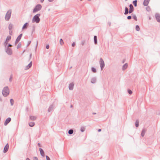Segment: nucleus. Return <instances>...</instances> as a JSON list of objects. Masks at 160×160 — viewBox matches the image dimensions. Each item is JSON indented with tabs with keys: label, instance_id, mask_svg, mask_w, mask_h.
Wrapping results in <instances>:
<instances>
[{
	"label": "nucleus",
	"instance_id": "nucleus-1",
	"mask_svg": "<svg viewBox=\"0 0 160 160\" xmlns=\"http://www.w3.org/2000/svg\"><path fill=\"white\" fill-rule=\"evenodd\" d=\"M40 16V14H38L34 16L32 20V22H36L37 23H38L40 20V19L39 18Z\"/></svg>",
	"mask_w": 160,
	"mask_h": 160
},
{
	"label": "nucleus",
	"instance_id": "nucleus-2",
	"mask_svg": "<svg viewBox=\"0 0 160 160\" xmlns=\"http://www.w3.org/2000/svg\"><path fill=\"white\" fill-rule=\"evenodd\" d=\"M2 93L4 96H7L9 94V90L7 87H5L2 91Z\"/></svg>",
	"mask_w": 160,
	"mask_h": 160
},
{
	"label": "nucleus",
	"instance_id": "nucleus-3",
	"mask_svg": "<svg viewBox=\"0 0 160 160\" xmlns=\"http://www.w3.org/2000/svg\"><path fill=\"white\" fill-rule=\"evenodd\" d=\"M11 10H8L5 16V18L7 20H8L10 18L11 14Z\"/></svg>",
	"mask_w": 160,
	"mask_h": 160
},
{
	"label": "nucleus",
	"instance_id": "nucleus-4",
	"mask_svg": "<svg viewBox=\"0 0 160 160\" xmlns=\"http://www.w3.org/2000/svg\"><path fill=\"white\" fill-rule=\"evenodd\" d=\"M42 8V6L40 4H38L33 9V12H35L40 10Z\"/></svg>",
	"mask_w": 160,
	"mask_h": 160
},
{
	"label": "nucleus",
	"instance_id": "nucleus-5",
	"mask_svg": "<svg viewBox=\"0 0 160 160\" xmlns=\"http://www.w3.org/2000/svg\"><path fill=\"white\" fill-rule=\"evenodd\" d=\"M100 67L101 68V70H102V68L104 66V63L102 58H100Z\"/></svg>",
	"mask_w": 160,
	"mask_h": 160
},
{
	"label": "nucleus",
	"instance_id": "nucleus-6",
	"mask_svg": "<svg viewBox=\"0 0 160 160\" xmlns=\"http://www.w3.org/2000/svg\"><path fill=\"white\" fill-rule=\"evenodd\" d=\"M22 35V34H21L19 35L18 36V37L17 38L16 40V42H15L16 44L18 43V42H19V41L21 39Z\"/></svg>",
	"mask_w": 160,
	"mask_h": 160
},
{
	"label": "nucleus",
	"instance_id": "nucleus-7",
	"mask_svg": "<svg viewBox=\"0 0 160 160\" xmlns=\"http://www.w3.org/2000/svg\"><path fill=\"white\" fill-rule=\"evenodd\" d=\"M9 148V145L8 144H7L5 146L4 148L3 152L4 153H6L8 150Z\"/></svg>",
	"mask_w": 160,
	"mask_h": 160
},
{
	"label": "nucleus",
	"instance_id": "nucleus-8",
	"mask_svg": "<svg viewBox=\"0 0 160 160\" xmlns=\"http://www.w3.org/2000/svg\"><path fill=\"white\" fill-rule=\"evenodd\" d=\"M156 19L158 22H160V15L158 14H157L155 15Z\"/></svg>",
	"mask_w": 160,
	"mask_h": 160
},
{
	"label": "nucleus",
	"instance_id": "nucleus-9",
	"mask_svg": "<svg viewBox=\"0 0 160 160\" xmlns=\"http://www.w3.org/2000/svg\"><path fill=\"white\" fill-rule=\"evenodd\" d=\"M129 7H130V8H129V13H131L133 11V7L132 4H130L129 6Z\"/></svg>",
	"mask_w": 160,
	"mask_h": 160
},
{
	"label": "nucleus",
	"instance_id": "nucleus-10",
	"mask_svg": "<svg viewBox=\"0 0 160 160\" xmlns=\"http://www.w3.org/2000/svg\"><path fill=\"white\" fill-rule=\"evenodd\" d=\"M11 120V119L10 118H7L5 122V125H6Z\"/></svg>",
	"mask_w": 160,
	"mask_h": 160
},
{
	"label": "nucleus",
	"instance_id": "nucleus-11",
	"mask_svg": "<svg viewBox=\"0 0 160 160\" xmlns=\"http://www.w3.org/2000/svg\"><path fill=\"white\" fill-rule=\"evenodd\" d=\"M32 65V64L31 63V62L29 64H28V65L25 67L24 70H26L28 69L31 67Z\"/></svg>",
	"mask_w": 160,
	"mask_h": 160
},
{
	"label": "nucleus",
	"instance_id": "nucleus-12",
	"mask_svg": "<svg viewBox=\"0 0 160 160\" xmlns=\"http://www.w3.org/2000/svg\"><path fill=\"white\" fill-rule=\"evenodd\" d=\"M150 1V0H144L143 2V5L145 6H147Z\"/></svg>",
	"mask_w": 160,
	"mask_h": 160
},
{
	"label": "nucleus",
	"instance_id": "nucleus-13",
	"mask_svg": "<svg viewBox=\"0 0 160 160\" xmlns=\"http://www.w3.org/2000/svg\"><path fill=\"white\" fill-rule=\"evenodd\" d=\"M39 150L41 155L43 157L44 156V152L43 150L41 148H40L39 149Z\"/></svg>",
	"mask_w": 160,
	"mask_h": 160
},
{
	"label": "nucleus",
	"instance_id": "nucleus-14",
	"mask_svg": "<svg viewBox=\"0 0 160 160\" xmlns=\"http://www.w3.org/2000/svg\"><path fill=\"white\" fill-rule=\"evenodd\" d=\"M28 23H26L23 26L22 29H26L28 26Z\"/></svg>",
	"mask_w": 160,
	"mask_h": 160
},
{
	"label": "nucleus",
	"instance_id": "nucleus-15",
	"mask_svg": "<svg viewBox=\"0 0 160 160\" xmlns=\"http://www.w3.org/2000/svg\"><path fill=\"white\" fill-rule=\"evenodd\" d=\"M73 86H74V85L72 83H71V84H70L69 86V89L70 90H72L73 88Z\"/></svg>",
	"mask_w": 160,
	"mask_h": 160
},
{
	"label": "nucleus",
	"instance_id": "nucleus-16",
	"mask_svg": "<svg viewBox=\"0 0 160 160\" xmlns=\"http://www.w3.org/2000/svg\"><path fill=\"white\" fill-rule=\"evenodd\" d=\"M7 53L9 55H11L12 53V51L11 49H8L7 51Z\"/></svg>",
	"mask_w": 160,
	"mask_h": 160
},
{
	"label": "nucleus",
	"instance_id": "nucleus-17",
	"mask_svg": "<svg viewBox=\"0 0 160 160\" xmlns=\"http://www.w3.org/2000/svg\"><path fill=\"white\" fill-rule=\"evenodd\" d=\"M11 39V37L10 36H8L7 37V38L6 39V42H8Z\"/></svg>",
	"mask_w": 160,
	"mask_h": 160
},
{
	"label": "nucleus",
	"instance_id": "nucleus-18",
	"mask_svg": "<svg viewBox=\"0 0 160 160\" xmlns=\"http://www.w3.org/2000/svg\"><path fill=\"white\" fill-rule=\"evenodd\" d=\"M29 125L30 127H33L35 123L33 122H31L29 123Z\"/></svg>",
	"mask_w": 160,
	"mask_h": 160
},
{
	"label": "nucleus",
	"instance_id": "nucleus-19",
	"mask_svg": "<svg viewBox=\"0 0 160 160\" xmlns=\"http://www.w3.org/2000/svg\"><path fill=\"white\" fill-rule=\"evenodd\" d=\"M94 41L95 42V44H97V36H95L94 37Z\"/></svg>",
	"mask_w": 160,
	"mask_h": 160
},
{
	"label": "nucleus",
	"instance_id": "nucleus-20",
	"mask_svg": "<svg viewBox=\"0 0 160 160\" xmlns=\"http://www.w3.org/2000/svg\"><path fill=\"white\" fill-rule=\"evenodd\" d=\"M30 118L31 120H34L36 119V118L35 116H31L30 117Z\"/></svg>",
	"mask_w": 160,
	"mask_h": 160
},
{
	"label": "nucleus",
	"instance_id": "nucleus-21",
	"mask_svg": "<svg viewBox=\"0 0 160 160\" xmlns=\"http://www.w3.org/2000/svg\"><path fill=\"white\" fill-rule=\"evenodd\" d=\"M137 0H135L133 2V4L135 7H136L137 6Z\"/></svg>",
	"mask_w": 160,
	"mask_h": 160
},
{
	"label": "nucleus",
	"instance_id": "nucleus-22",
	"mask_svg": "<svg viewBox=\"0 0 160 160\" xmlns=\"http://www.w3.org/2000/svg\"><path fill=\"white\" fill-rule=\"evenodd\" d=\"M127 67H128V64L126 63L123 65V68H122L123 69V70L125 69L126 68H127Z\"/></svg>",
	"mask_w": 160,
	"mask_h": 160
},
{
	"label": "nucleus",
	"instance_id": "nucleus-23",
	"mask_svg": "<svg viewBox=\"0 0 160 160\" xmlns=\"http://www.w3.org/2000/svg\"><path fill=\"white\" fill-rule=\"evenodd\" d=\"M145 132L146 130H142L141 133V135L142 137H143L144 136Z\"/></svg>",
	"mask_w": 160,
	"mask_h": 160
},
{
	"label": "nucleus",
	"instance_id": "nucleus-24",
	"mask_svg": "<svg viewBox=\"0 0 160 160\" xmlns=\"http://www.w3.org/2000/svg\"><path fill=\"white\" fill-rule=\"evenodd\" d=\"M60 43L61 45H62L64 44L63 40L62 39H61L60 40Z\"/></svg>",
	"mask_w": 160,
	"mask_h": 160
},
{
	"label": "nucleus",
	"instance_id": "nucleus-25",
	"mask_svg": "<svg viewBox=\"0 0 160 160\" xmlns=\"http://www.w3.org/2000/svg\"><path fill=\"white\" fill-rule=\"evenodd\" d=\"M128 12V9L127 8H125V11L124 14H127Z\"/></svg>",
	"mask_w": 160,
	"mask_h": 160
},
{
	"label": "nucleus",
	"instance_id": "nucleus-26",
	"mask_svg": "<svg viewBox=\"0 0 160 160\" xmlns=\"http://www.w3.org/2000/svg\"><path fill=\"white\" fill-rule=\"evenodd\" d=\"M139 121L138 120H137L135 122V125L136 127L138 126Z\"/></svg>",
	"mask_w": 160,
	"mask_h": 160
},
{
	"label": "nucleus",
	"instance_id": "nucleus-27",
	"mask_svg": "<svg viewBox=\"0 0 160 160\" xmlns=\"http://www.w3.org/2000/svg\"><path fill=\"white\" fill-rule=\"evenodd\" d=\"M136 29L137 31H139L140 28L137 25L136 27Z\"/></svg>",
	"mask_w": 160,
	"mask_h": 160
},
{
	"label": "nucleus",
	"instance_id": "nucleus-28",
	"mask_svg": "<svg viewBox=\"0 0 160 160\" xmlns=\"http://www.w3.org/2000/svg\"><path fill=\"white\" fill-rule=\"evenodd\" d=\"M73 133V130H70L68 131V133L70 134H72Z\"/></svg>",
	"mask_w": 160,
	"mask_h": 160
},
{
	"label": "nucleus",
	"instance_id": "nucleus-29",
	"mask_svg": "<svg viewBox=\"0 0 160 160\" xmlns=\"http://www.w3.org/2000/svg\"><path fill=\"white\" fill-rule=\"evenodd\" d=\"M92 71L93 72H96V70L94 68H92Z\"/></svg>",
	"mask_w": 160,
	"mask_h": 160
},
{
	"label": "nucleus",
	"instance_id": "nucleus-30",
	"mask_svg": "<svg viewBox=\"0 0 160 160\" xmlns=\"http://www.w3.org/2000/svg\"><path fill=\"white\" fill-rule=\"evenodd\" d=\"M10 101L11 103V105H12L13 104V102H14L13 100L12 99H10Z\"/></svg>",
	"mask_w": 160,
	"mask_h": 160
},
{
	"label": "nucleus",
	"instance_id": "nucleus-31",
	"mask_svg": "<svg viewBox=\"0 0 160 160\" xmlns=\"http://www.w3.org/2000/svg\"><path fill=\"white\" fill-rule=\"evenodd\" d=\"M21 44L20 43H19L17 46V48L18 49L20 48L21 47Z\"/></svg>",
	"mask_w": 160,
	"mask_h": 160
},
{
	"label": "nucleus",
	"instance_id": "nucleus-32",
	"mask_svg": "<svg viewBox=\"0 0 160 160\" xmlns=\"http://www.w3.org/2000/svg\"><path fill=\"white\" fill-rule=\"evenodd\" d=\"M12 25L11 24H9V29H11L12 28Z\"/></svg>",
	"mask_w": 160,
	"mask_h": 160
},
{
	"label": "nucleus",
	"instance_id": "nucleus-33",
	"mask_svg": "<svg viewBox=\"0 0 160 160\" xmlns=\"http://www.w3.org/2000/svg\"><path fill=\"white\" fill-rule=\"evenodd\" d=\"M128 92L130 94H131L132 93V91L130 90H128Z\"/></svg>",
	"mask_w": 160,
	"mask_h": 160
},
{
	"label": "nucleus",
	"instance_id": "nucleus-34",
	"mask_svg": "<svg viewBox=\"0 0 160 160\" xmlns=\"http://www.w3.org/2000/svg\"><path fill=\"white\" fill-rule=\"evenodd\" d=\"M46 157L47 160H50V158L48 156H46Z\"/></svg>",
	"mask_w": 160,
	"mask_h": 160
},
{
	"label": "nucleus",
	"instance_id": "nucleus-35",
	"mask_svg": "<svg viewBox=\"0 0 160 160\" xmlns=\"http://www.w3.org/2000/svg\"><path fill=\"white\" fill-rule=\"evenodd\" d=\"M131 16H128V17H127V18L128 19H131Z\"/></svg>",
	"mask_w": 160,
	"mask_h": 160
},
{
	"label": "nucleus",
	"instance_id": "nucleus-36",
	"mask_svg": "<svg viewBox=\"0 0 160 160\" xmlns=\"http://www.w3.org/2000/svg\"><path fill=\"white\" fill-rule=\"evenodd\" d=\"M46 48L48 49L49 48V45H47V46H46Z\"/></svg>",
	"mask_w": 160,
	"mask_h": 160
},
{
	"label": "nucleus",
	"instance_id": "nucleus-37",
	"mask_svg": "<svg viewBox=\"0 0 160 160\" xmlns=\"http://www.w3.org/2000/svg\"><path fill=\"white\" fill-rule=\"evenodd\" d=\"M34 160H38V158L37 157H35L34 158Z\"/></svg>",
	"mask_w": 160,
	"mask_h": 160
},
{
	"label": "nucleus",
	"instance_id": "nucleus-38",
	"mask_svg": "<svg viewBox=\"0 0 160 160\" xmlns=\"http://www.w3.org/2000/svg\"><path fill=\"white\" fill-rule=\"evenodd\" d=\"M75 45V42H73L72 45V47H74Z\"/></svg>",
	"mask_w": 160,
	"mask_h": 160
},
{
	"label": "nucleus",
	"instance_id": "nucleus-39",
	"mask_svg": "<svg viewBox=\"0 0 160 160\" xmlns=\"http://www.w3.org/2000/svg\"><path fill=\"white\" fill-rule=\"evenodd\" d=\"M84 41H82V42H81V44L82 45H83L84 44Z\"/></svg>",
	"mask_w": 160,
	"mask_h": 160
},
{
	"label": "nucleus",
	"instance_id": "nucleus-40",
	"mask_svg": "<svg viewBox=\"0 0 160 160\" xmlns=\"http://www.w3.org/2000/svg\"><path fill=\"white\" fill-rule=\"evenodd\" d=\"M12 45L11 44H9L8 47H12Z\"/></svg>",
	"mask_w": 160,
	"mask_h": 160
},
{
	"label": "nucleus",
	"instance_id": "nucleus-41",
	"mask_svg": "<svg viewBox=\"0 0 160 160\" xmlns=\"http://www.w3.org/2000/svg\"><path fill=\"white\" fill-rule=\"evenodd\" d=\"M101 129H99L98 130V132H100V131H101Z\"/></svg>",
	"mask_w": 160,
	"mask_h": 160
},
{
	"label": "nucleus",
	"instance_id": "nucleus-42",
	"mask_svg": "<svg viewBox=\"0 0 160 160\" xmlns=\"http://www.w3.org/2000/svg\"><path fill=\"white\" fill-rule=\"evenodd\" d=\"M53 0H48V1H49V2H52L53 1Z\"/></svg>",
	"mask_w": 160,
	"mask_h": 160
},
{
	"label": "nucleus",
	"instance_id": "nucleus-43",
	"mask_svg": "<svg viewBox=\"0 0 160 160\" xmlns=\"http://www.w3.org/2000/svg\"><path fill=\"white\" fill-rule=\"evenodd\" d=\"M44 0H41V2H42L43 1H44Z\"/></svg>",
	"mask_w": 160,
	"mask_h": 160
},
{
	"label": "nucleus",
	"instance_id": "nucleus-44",
	"mask_svg": "<svg viewBox=\"0 0 160 160\" xmlns=\"http://www.w3.org/2000/svg\"><path fill=\"white\" fill-rule=\"evenodd\" d=\"M26 160H30V159L28 158H27Z\"/></svg>",
	"mask_w": 160,
	"mask_h": 160
},
{
	"label": "nucleus",
	"instance_id": "nucleus-45",
	"mask_svg": "<svg viewBox=\"0 0 160 160\" xmlns=\"http://www.w3.org/2000/svg\"><path fill=\"white\" fill-rule=\"evenodd\" d=\"M81 131H82V132H83V131H84V130H82V129H81Z\"/></svg>",
	"mask_w": 160,
	"mask_h": 160
}]
</instances>
